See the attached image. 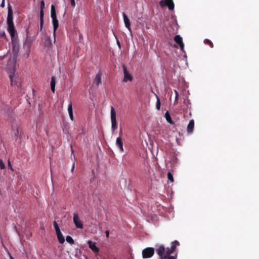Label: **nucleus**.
Listing matches in <instances>:
<instances>
[{"instance_id":"cd10ccee","label":"nucleus","mask_w":259,"mask_h":259,"mask_svg":"<svg viewBox=\"0 0 259 259\" xmlns=\"http://www.w3.org/2000/svg\"><path fill=\"white\" fill-rule=\"evenodd\" d=\"M174 92L175 93V102H177L179 98V93L176 90H174Z\"/></svg>"},{"instance_id":"4be33fe9","label":"nucleus","mask_w":259,"mask_h":259,"mask_svg":"<svg viewBox=\"0 0 259 259\" xmlns=\"http://www.w3.org/2000/svg\"><path fill=\"white\" fill-rule=\"evenodd\" d=\"M156 99H157L156 109L158 110H159L160 109V105H161L160 101L159 98H158V97L157 95H156Z\"/></svg>"},{"instance_id":"393cba45","label":"nucleus","mask_w":259,"mask_h":259,"mask_svg":"<svg viewBox=\"0 0 259 259\" xmlns=\"http://www.w3.org/2000/svg\"><path fill=\"white\" fill-rule=\"evenodd\" d=\"M66 241L69 243H73L74 242L73 239L70 236H67L66 238Z\"/></svg>"},{"instance_id":"ddd939ff","label":"nucleus","mask_w":259,"mask_h":259,"mask_svg":"<svg viewBox=\"0 0 259 259\" xmlns=\"http://www.w3.org/2000/svg\"><path fill=\"white\" fill-rule=\"evenodd\" d=\"M194 128V119H191L187 127V133L189 134L192 133Z\"/></svg>"},{"instance_id":"4c0bfd02","label":"nucleus","mask_w":259,"mask_h":259,"mask_svg":"<svg viewBox=\"0 0 259 259\" xmlns=\"http://www.w3.org/2000/svg\"><path fill=\"white\" fill-rule=\"evenodd\" d=\"M74 163L73 164V165H72V168H71V172H73V170H74Z\"/></svg>"},{"instance_id":"c756f323","label":"nucleus","mask_w":259,"mask_h":259,"mask_svg":"<svg viewBox=\"0 0 259 259\" xmlns=\"http://www.w3.org/2000/svg\"><path fill=\"white\" fill-rule=\"evenodd\" d=\"M53 226L55 229V230L58 229L59 228L58 224L56 221H54L53 223Z\"/></svg>"},{"instance_id":"9b49d317","label":"nucleus","mask_w":259,"mask_h":259,"mask_svg":"<svg viewBox=\"0 0 259 259\" xmlns=\"http://www.w3.org/2000/svg\"><path fill=\"white\" fill-rule=\"evenodd\" d=\"M174 40L176 43L179 45L181 50L183 51L184 49V44L181 36L180 35H176L174 37Z\"/></svg>"},{"instance_id":"473e14b6","label":"nucleus","mask_w":259,"mask_h":259,"mask_svg":"<svg viewBox=\"0 0 259 259\" xmlns=\"http://www.w3.org/2000/svg\"><path fill=\"white\" fill-rule=\"evenodd\" d=\"M8 167H9V168L11 169L12 171H13V169L12 166L11 165V162L10 160L8 161Z\"/></svg>"},{"instance_id":"423d86ee","label":"nucleus","mask_w":259,"mask_h":259,"mask_svg":"<svg viewBox=\"0 0 259 259\" xmlns=\"http://www.w3.org/2000/svg\"><path fill=\"white\" fill-rule=\"evenodd\" d=\"M45 2L42 0L40 2V31H41L42 29V26L44 24V9L45 8Z\"/></svg>"},{"instance_id":"4468645a","label":"nucleus","mask_w":259,"mask_h":259,"mask_svg":"<svg viewBox=\"0 0 259 259\" xmlns=\"http://www.w3.org/2000/svg\"><path fill=\"white\" fill-rule=\"evenodd\" d=\"M122 16L123 18L125 26L131 31V24H130V21L129 19L128 18L126 15L124 13H122Z\"/></svg>"},{"instance_id":"72a5a7b5","label":"nucleus","mask_w":259,"mask_h":259,"mask_svg":"<svg viewBox=\"0 0 259 259\" xmlns=\"http://www.w3.org/2000/svg\"><path fill=\"white\" fill-rule=\"evenodd\" d=\"M55 231H56V235H57L58 234H60L61 233V231H60V229H56L55 230Z\"/></svg>"},{"instance_id":"7ed1b4c3","label":"nucleus","mask_w":259,"mask_h":259,"mask_svg":"<svg viewBox=\"0 0 259 259\" xmlns=\"http://www.w3.org/2000/svg\"><path fill=\"white\" fill-rule=\"evenodd\" d=\"M111 121L112 131L114 132L117 128V125L116 118V111L113 106L111 107Z\"/></svg>"},{"instance_id":"b1692460","label":"nucleus","mask_w":259,"mask_h":259,"mask_svg":"<svg viewBox=\"0 0 259 259\" xmlns=\"http://www.w3.org/2000/svg\"><path fill=\"white\" fill-rule=\"evenodd\" d=\"M167 178L168 180L170 181V182H173L174 181L173 175L170 172H168L167 173Z\"/></svg>"},{"instance_id":"6ab92c4d","label":"nucleus","mask_w":259,"mask_h":259,"mask_svg":"<svg viewBox=\"0 0 259 259\" xmlns=\"http://www.w3.org/2000/svg\"><path fill=\"white\" fill-rule=\"evenodd\" d=\"M51 16L52 19L57 18L55 7L53 5L51 6Z\"/></svg>"},{"instance_id":"39448f33","label":"nucleus","mask_w":259,"mask_h":259,"mask_svg":"<svg viewBox=\"0 0 259 259\" xmlns=\"http://www.w3.org/2000/svg\"><path fill=\"white\" fill-rule=\"evenodd\" d=\"M159 4L161 7L167 6L169 10H172L174 9L175 5L173 0H161Z\"/></svg>"},{"instance_id":"f3484780","label":"nucleus","mask_w":259,"mask_h":259,"mask_svg":"<svg viewBox=\"0 0 259 259\" xmlns=\"http://www.w3.org/2000/svg\"><path fill=\"white\" fill-rule=\"evenodd\" d=\"M68 111L69 115V117L71 120H73V110H72V103L70 101L68 106Z\"/></svg>"},{"instance_id":"dca6fc26","label":"nucleus","mask_w":259,"mask_h":259,"mask_svg":"<svg viewBox=\"0 0 259 259\" xmlns=\"http://www.w3.org/2000/svg\"><path fill=\"white\" fill-rule=\"evenodd\" d=\"M116 144L117 146L119 148L120 150L122 152L123 151V142L122 138L121 137H119L117 138L116 140Z\"/></svg>"},{"instance_id":"f8f14e48","label":"nucleus","mask_w":259,"mask_h":259,"mask_svg":"<svg viewBox=\"0 0 259 259\" xmlns=\"http://www.w3.org/2000/svg\"><path fill=\"white\" fill-rule=\"evenodd\" d=\"M52 23L53 25V35L54 37V42L55 43L56 41V32L59 26L57 18L52 19Z\"/></svg>"},{"instance_id":"bb28decb","label":"nucleus","mask_w":259,"mask_h":259,"mask_svg":"<svg viewBox=\"0 0 259 259\" xmlns=\"http://www.w3.org/2000/svg\"><path fill=\"white\" fill-rule=\"evenodd\" d=\"M45 44L47 46H50L52 45V42L50 38H49L47 40H46Z\"/></svg>"},{"instance_id":"f704fd0d","label":"nucleus","mask_w":259,"mask_h":259,"mask_svg":"<svg viewBox=\"0 0 259 259\" xmlns=\"http://www.w3.org/2000/svg\"><path fill=\"white\" fill-rule=\"evenodd\" d=\"M106 236L108 238L109 236V231L108 230H106L105 232Z\"/></svg>"},{"instance_id":"a878e982","label":"nucleus","mask_w":259,"mask_h":259,"mask_svg":"<svg viewBox=\"0 0 259 259\" xmlns=\"http://www.w3.org/2000/svg\"><path fill=\"white\" fill-rule=\"evenodd\" d=\"M6 167L5 164L4 163L3 160L0 159V168L1 169H4Z\"/></svg>"},{"instance_id":"58836bf2","label":"nucleus","mask_w":259,"mask_h":259,"mask_svg":"<svg viewBox=\"0 0 259 259\" xmlns=\"http://www.w3.org/2000/svg\"><path fill=\"white\" fill-rule=\"evenodd\" d=\"M122 134V130H121L119 133L120 135H121Z\"/></svg>"},{"instance_id":"2eb2a0df","label":"nucleus","mask_w":259,"mask_h":259,"mask_svg":"<svg viewBox=\"0 0 259 259\" xmlns=\"http://www.w3.org/2000/svg\"><path fill=\"white\" fill-rule=\"evenodd\" d=\"M89 247L95 253L98 252L99 248L96 246V243L90 240L88 242Z\"/></svg>"},{"instance_id":"412c9836","label":"nucleus","mask_w":259,"mask_h":259,"mask_svg":"<svg viewBox=\"0 0 259 259\" xmlns=\"http://www.w3.org/2000/svg\"><path fill=\"white\" fill-rule=\"evenodd\" d=\"M57 238L58 239V240L59 241V242L61 243V244H62L65 241V239H64V238L62 235V233L60 234H58L57 235Z\"/></svg>"},{"instance_id":"aec40b11","label":"nucleus","mask_w":259,"mask_h":259,"mask_svg":"<svg viewBox=\"0 0 259 259\" xmlns=\"http://www.w3.org/2000/svg\"><path fill=\"white\" fill-rule=\"evenodd\" d=\"M165 117L166 120L167 121V122H168L170 123H172L170 115L168 111H167L165 114Z\"/></svg>"},{"instance_id":"0eeeda50","label":"nucleus","mask_w":259,"mask_h":259,"mask_svg":"<svg viewBox=\"0 0 259 259\" xmlns=\"http://www.w3.org/2000/svg\"><path fill=\"white\" fill-rule=\"evenodd\" d=\"M9 77L11 80V84L12 85L16 86L18 88L21 85V79L20 78H17L14 77V73L10 74Z\"/></svg>"},{"instance_id":"c9c22d12","label":"nucleus","mask_w":259,"mask_h":259,"mask_svg":"<svg viewBox=\"0 0 259 259\" xmlns=\"http://www.w3.org/2000/svg\"><path fill=\"white\" fill-rule=\"evenodd\" d=\"M117 44L118 47L119 48H121V45H120V43L118 39H117Z\"/></svg>"},{"instance_id":"f257e3e1","label":"nucleus","mask_w":259,"mask_h":259,"mask_svg":"<svg viewBox=\"0 0 259 259\" xmlns=\"http://www.w3.org/2000/svg\"><path fill=\"white\" fill-rule=\"evenodd\" d=\"M7 22L8 24V31L11 37L13 54L12 57L10 58L8 62V65L10 68L14 70L16 68L17 58L19 52V44L17 37H15L16 31L13 23V11L10 6L8 7Z\"/></svg>"},{"instance_id":"20e7f679","label":"nucleus","mask_w":259,"mask_h":259,"mask_svg":"<svg viewBox=\"0 0 259 259\" xmlns=\"http://www.w3.org/2000/svg\"><path fill=\"white\" fill-rule=\"evenodd\" d=\"M155 249L153 247H146L142 250L143 258H149L152 257L154 254Z\"/></svg>"},{"instance_id":"c85d7f7f","label":"nucleus","mask_w":259,"mask_h":259,"mask_svg":"<svg viewBox=\"0 0 259 259\" xmlns=\"http://www.w3.org/2000/svg\"><path fill=\"white\" fill-rule=\"evenodd\" d=\"M0 37H2V38H4L6 39H7V36H6V33L5 31H3L2 32H0Z\"/></svg>"},{"instance_id":"7c9ffc66","label":"nucleus","mask_w":259,"mask_h":259,"mask_svg":"<svg viewBox=\"0 0 259 259\" xmlns=\"http://www.w3.org/2000/svg\"><path fill=\"white\" fill-rule=\"evenodd\" d=\"M70 2L71 6L74 8L76 5L75 0H70Z\"/></svg>"},{"instance_id":"ea45409f","label":"nucleus","mask_w":259,"mask_h":259,"mask_svg":"<svg viewBox=\"0 0 259 259\" xmlns=\"http://www.w3.org/2000/svg\"><path fill=\"white\" fill-rule=\"evenodd\" d=\"M10 259H14L12 256H10Z\"/></svg>"},{"instance_id":"1a4fd4ad","label":"nucleus","mask_w":259,"mask_h":259,"mask_svg":"<svg viewBox=\"0 0 259 259\" xmlns=\"http://www.w3.org/2000/svg\"><path fill=\"white\" fill-rule=\"evenodd\" d=\"M123 68V74H124V77L123 81L124 82H127L128 81H131L133 80V77L131 75V74L128 71L127 69H126V67L123 66L122 67Z\"/></svg>"},{"instance_id":"2f4dec72","label":"nucleus","mask_w":259,"mask_h":259,"mask_svg":"<svg viewBox=\"0 0 259 259\" xmlns=\"http://www.w3.org/2000/svg\"><path fill=\"white\" fill-rule=\"evenodd\" d=\"M18 134H19V131H18V128H17L16 130H13V134H14L15 135V136H17Z\"/></svg>"},{"instance_id":"6e6552de","label":"nucleus","mask_w":259,"mask_h":259,"mask_svg":"<svg viewBox=\"0 0 259 259\" xmlns=\"http://www.w3.org/2000/svg\"><path fill=\"white\" fill-rule=\"evenodd\" d=\"M73 223L77 228L81 229L83 228V224L81 221L80 220L77 213L73 214Z\"/></svg>"},{"instance_id":"f03ea898","label":"nucleus","mask_w":259,"mask_h":259,"mask_svg":"<svg viewBox=\"0 0 259 259\" xmlns=\"http://www.w3.org/2000/svg\"><path fill=\"white\" fill-rule=\"evenodd\" d=\"M179 245L177 240L173 241L170 247L163 245H156L155 251L158 256L157 259H177V246Z\"/></svg>"},{"instance_id":"5701e85b","label":"nucleus","mask_w":259,"mask_h":259,"mask_svg":"<svg viewBox=\"0 0 259 259\" xmlns=\"http://www.w3.org/2000/svg\"><path fill=\"white\" fill-rule=\"evenodd\" d=\"M204 42L206 44V45H208L211 48H213V43L211 42V40H210L209 39H205L204 40Z\"/></svg>"},{"instance_id":"e433bc0d","label":"nucleus","mask_w":259,"mask_h":259,"mask_svg":"<svg viewBox=\"0 0 259 259\" xmlns=\"http://www.w3.org/2000/svg\"><path fill=\"white\" fill-rule=\"evenodd\" d=\"M1 7H5V0H3L2 3V4H1Z\"/></svg>"},{"instance_id":"9d476101","label":"nucleus","mask_w":259,"mask_h":259,"mask_svg":"<svg viewBox=\"0 0 259 259\" xmlns=\"http://www.w3.org/2000/svg\"><path fill=\"white\" fill-rule=\"evenodd\" d=\"M102 74L101 72H98L95 76V78L93 81L92 87L95 86L96 88H98L102 82V78H101Z\"/></svg>"},{"instance_id":"a211bd4d","label":"nucleus","mask_w":259,"mask_h":259,"mask_svg":"<svg viewBox=\"0 0 259 259\" xmlns=\"http://www.w3.org/2000/svg\"><path fill=\"white\" fill-rule=\"evenodd\" d=\"M56 83V77L55 76H52L51 77V88L52 91L54 93L55 90V85Z\"/></svg>"}]
</instances>
